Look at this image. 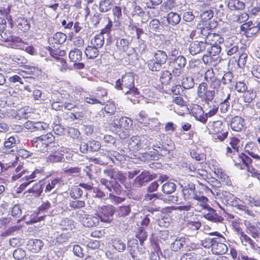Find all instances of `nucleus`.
Instances as JSON below:
<instances>
[{
  "label": "nucleus",
  "mask_w": 260,
  "mask_h": 260,
  "mask_svg": "<svg viewBox=\"0 0 260 260\" xmlns=\"http://www.w3.org/2000/svg\"><path fill=\"white\" fill-rule=\"evenodd\" d=\"M204 79L210 85V88H215L219 84L220 80L217 79L214 75V73L212 69L208 70L204 75Z\"/></svg>",
  "instance_id": "obj_19"
},
{
  "label": "nucleus",
  "mask_w": 260,
  "mask_h": 260,
  "mask_svg": "<svg viewBox=\"0 0 260 260\" xmlns=\"http://www.w3.org/2000/svg\"><path fill=\"white\" fill-rule=\"evenodd\" d=\"M249 18V15L246 13H241L235 16L234 20L239 23L245 22Z\"/></svg>",
  "instance_id": "obj_63"
},
{
  "label": "nucleus",
  "mask_w": 260,
  "mask_h": 260,
  "mask_svg": "<svg viewBox=\"0 0 260 260\" xmlns=\"http://www.w3.org/2000/svg\"><path fill=\"white\" fill-rule=\"evenodd\" d=\"M136 121L146 127H152V124L157 123V119L155 118H148L147 115L144 111H141L137 117Z\"/></svg>",
  "instance_id": "obj_15"
},
{
  "label": "nucleus",
  "mask_w": 260,
  "mask_h": 260,
  "mask_svg": "<svg viewBox=\"0 0 260 260\" xmlns=\"http://www.w3.org/2000/svg\"><path fill=\"white\" fill-rule=\"evenodd\" d=\"M241 141L238 138L235 137H229L228 139L229 144L227 145L225 154L233 159V156L238 154L240 148Z\"/></svg>",
  "instance_id": "obj_11"
},
{
  "label": "nucleus",
  "mask_w": 260,
  "mask_h": 260,
  "mask_svg": "<svg viewBox=\"0 0 260 260\" xmlns=\"http://www.w3.org/2000/svg\"><path fill=\"white\" fill-rule=\"evenodd\" d=\"M237 159L238 161H237L234 158L233 160L235 162V166L240 169H244V167H243V165L246 167L250 166V165L252 162L251 158L243 153H242L240 154H238Z\"/></svg>",
  "instance_id": "obj_16"
},
{
  "label": "nucleus",
  "mask_w": 260,
  "mask_h": 260,
  "mask_svg": "<svg viewBox=\"0 0 260 260\" xmlns=\"http://www.w3.org/2000/svg\"><path fill=\"white\" fill-rule=\"evenodd\" d=\"M43 191V188L41 182L36 183L31 188L28 190L29 193H32L35 197H39L40 196Z\"/></svg>",
  "instance_id": "obj_57"
},
{
  "label": "nucleus",
  "mask_w": 260,
  "mask_h": 260,
  "mask_svg": "<svg viewBox=\"0 0 260 260\" xmlns=\"http://www.w3.org/2000/svg\"><path fill=\"white\" fill-rule=\"evenodd\" d=\"M236 208L249 216L252 217H255L256 216L255 213L250 210L248 207L246 206L245 203L243 201H242V204L239 203Z\"/></svg>",
  "instance_id": "obj_44"
},
{
  "label": "nucleus",
  "mask_w": 260,
  "mask_h": 260,
  "mask_svg": "<svg viewBox=\"0 0 260 260\" xmlns=\"http://www.w3.org/2000/svg\"><path fill=\"white\" fill-rule=\"evenodd\" d=\"M192 115L197 120L205 123L207 120V115L204 113L202 108L200 106H197L196 108H194L192 111Z\"/></svg>",
  "instance_id": "obj_24"
},
{
  "label": "nucleus",
  "mask_w": 260,
  "mask_h": 260,
  "mask_svg": "<svg viewBox=\"0 0 260 260\" xmlns=\"http://www.w3.org/2000/svg\"><path fill=\"white\" fill-rule=\"evenodd\" d=\"M176 184L173 182H167L162 186V191L166 194H171L176 190Z\"/></svg>",
  "instance_id": "obj_43"
},
{
  "label": "nucleus",
  "mask_w": 260,
  "mask_h": 260,
  "mask_svg": "<svg viewBox=\"0 0 260 260\" xmlns=\"http://www.w3.org/2000/svg\"><path fill=\"white\" fill-rule=\"evenodd\" d=\"M203 215L206 219L214 222H222L223 220V218L218 215L215 210L209 206L205 209Z\"/></svg>",
  "instance_id": "obj_17"
},
{
  "label": "nucleus",
  "mask_w": 260,
  "mask_h": 260,
  "mask_svg": "<svg viewBox=\"0 0 260 260\" xmlns=\"http://www.w3.org/2000/svg\"><path fill=\"white\" fill-rule=\"evenodd\" d=\"M16 138L12 136L8 138L4 142V152H12L15 151L14 148L16 147Z\"/></svg>",
  "instance_id": "obj_29"
},
{
  "label": "nucleus",
  "mask_w": 260,
  "mask_h": 260,
  "mask_svg": "<svg viewBox=\"0 0 260 260\" xmlns=\"http://www.w3.org/2000/svg\"><path fill=\"white\" fill-rule=\"evenodd\" d=\"M112 244L114 248L119 252L123 251L126 248V245L120 239H115L113 240Z\"/></svg>",
  "instance_id": "obj_56"
},
{
  "label": "nucleus",
  "mask_w": 260,
  "mask_h": 260,
  "mask_svg": "<svg viewBox=\"0 0 260 260\" xmlns=\"http://www.w3.org/2000/svg\"><path fill=\"white\" fill-rule=\"evenodd\" d=\"M172 79V74L168 71L166 70L162 72L160 77V81L162 84H169Z\"/></svg>",
  "instance_id": "obj_54"
},
{
  "label": "nucleus",
  "mask_w": 260,
  "mask_h": 260,
  "mask_svg": "<svg viewBox=\"0 0 260 260\" xmlns=\"http://www.w3.org/2000/svg\"><path fill=\"white\" fill-rule=\"evenodd\" d=\"M256 97V93L251 90H246L244 92L243 98L245 103H251Z\"/></svg>",
  "instance_id": "obj_50"
},
{
  "label": "nucleus",
  "mask_w": 260,
  "mask_h": 260,
  "mask_svg": "<svg viewBox=\"0 0 260 260\" xmlns=\"http://www.w3.org/2000/svg\"><path fill=\"white\" fill-rule=\"evenodd\" d=\"M186 243L184 237H177L175 241L171 244V249L175 252L183 250Z\"/></svg>",
  "instance_id": "obj_27"
},
{
  "label": "nucleus",
  "mask_w": 260,
  "mask_h": 260,
  "mask_svg": "<svg viewBox=\"0 0 260 260\" xmlns=\"http://www.w3.org/2000/svg\"><path fill=\"white\" fill-rule=\"evenodd\" d=\"M193 28V25L186 22H182L178 26L177 31L180 36H187L189 34V39L193 40L194 39H197V36L200 35V31Z\"/></svg>",
  "instance_id": "obj_8"
},
{
  "label": "nucleus",
  "mask_w": 260,
  "mask_h": 260,
  "mask_svg": "<svg viewBox=\"0 0 260 260\" xmlns=\"http://www.w3.org/2000/svg\"><path fill=\"white\" fill-rule=\"evenodd\" d=\"M167 20L171 26H175L181 21V16L177 13L171 12L167 15Z\"/></svg>",
  "instance_id": "obj_35"
},
{
  "label": "nucleus",
  "mask_w": 260,
  "mask_h": 260,
  "mask_svg": "<svg viewBox=\"0 0 260 260\" xmlns=\"http://www.w3.org/2000/svg\"><path fill=\"white\" fill-rule=\"evenodd\" d=\"M137 238L139 239L140 244L143 245V243L147 238V233L142 227H140L137 234Z\"/></svg>",
  "instance_id": "obj_62"
},
{
  "label": "nucleus",
  "mask_w": 260,
  "mask_h": 260,
  "mask_svg": "<svg viewBox=\"0 0 260 260\" xmlns=\"http://www.w3.org/2000/svg\"><path fill=\"white\" fill-rule=\"evenodd\" d=\"M17 26L19 30L24 32L29 30L30 28V21L24 17H19L17 19Z\"/></svg>",
  "instance_id": "obj_34"
},
{
  "label": "nucleus",
  "mask_w": 260,
  "mask_h": 260,
  "mask_svg": "<svg viewBox=\"0 0 260 260\" xmlns=\"http://www.w3.org/2000/svg\"><path fill=\"white\" fill-rule=\"evenodd\" d=\"M85 54L88 58H95L98 57L99 54V49L91 45H88L85 48Z\"/></svg>",
  "instance_id": "obj_39"
},
{
  "label": "nucleus",
  "mask_w": 260,
  "mask_h": 260,
  "mask_svg": "<svg viewBox=\"0 0 260 260\" xmlns=\"http://www.w3.org/2000/svg\"><path fill=\"white\" fill-rule=\"evenodd\" d=\"M163 64L158 62L154 59H152L149 61L148 63V67L150 70L153 72H157L160 71L162 68Z\"/></svg>",
  "instance_id": "obj_52"
},
{
  "label": "nucleus",
  "mask_w": 260,
  "mask_h": 260,
  "mask_svg": "<svg viewBox=\"0 0 260 260\" xmlns=\"http://www.w3.org/2000/svg\"><path fill=\"white\" fill-rule=\"evenodd\" d=\"M144 13V12L143 9L138 6L135 2H133L132 4V10L131 11L132 16H142Z\"/></svg>",
  "instance_id": "obj_55"
},
{
  "label": "nucleus",
  "mask_w": 260,
  "mask_h": 260,
  "mask_svg": "<svg viewBox=\"0 0 260 260\" xmlns=\"http://www.w3.org/2000/svg\"><path fill=\"white\" fill-rule=\"evenodd\" d=\"M83 191L78 186H74L70 191V194L71 198L77 199L82 196Z\"/></svg>",
  "instance_id": "obj_59"
},
{
  "label": "nucleus",
  "mask_w": 260,
  "mask_h": 260,
  "mask_svg": "<svg viewBox=\"0 0 260 260\" xmlns=\"http://www.w3.org/2000/svg\"><path fill=\"white\" fill-rule=\"evenodd\" d=\"M209 134L212 135L214 142H222L228 135V132L224 129V125L220 120L213 121L209 124Z\"/></svg>",
  "instance_id": "obj_2"
},
{
  "label": "nucleus",
  "mask_w": 260,
  "mask_h": 260,
  "mask_svg": "<svg viewBox=\"0 0 260 260\" xmlns=\"http://www.w3.org/2000/svg\"><path fill=\"white\" fill-rule=\"evenodd\" d=\"M66 40L67 36L66 34L61 32H56L52 38L53 43L57 44H62L65 42Z\"/></svg>",
  "instance_id": "obj_48"
},
{
  "label": "nucleus",
  "mask_w": 260,
  "mask_h": 260,
  "mask_svg": "<svg viewBox=\"0 0 260 260\" xmlns=\"http://www.w3.org/2000/svg\"><path fill=\"white\" fill-rule=\"evenodd\" d=\"M130 42L128 40L124 38L116 39V46L120 52H126L129 48Z\"/></svg>",
  "instance_id": "obj_36"
},
{
  "label": "nucleus",
  "mask_w": 260,
  "mask_h": 260,
  "mask_svg": "<svg viewBox=\"0 0 260 260\" xmlns=\"http://www.w3.org/2000/svg\"><path fill=\"white\" fill-rule=\"evenodd\" d=\"M210 235H216L217 237L214 238V243L212 248L213 254L219 255L225 253L228 251V247L224 243L225 241V238L219 235V233L214 232L210 233Z\"/></svg>",
  "instance_id": "obj_7"
},
{
  "label": "nucleus",
  "mask_w": 260,
  "mask_h": 260,
  "mask_svg": "<svg viewBox=\"0 0 260 260\" xmlns=\"http://www.w3.org/2000/svg\"><path fill=\"white\" fill-rule=\"evenodd\" d=\"M63 155L58 151L50 154L47 158V161L51 163L60 162L62 160Z\"/></svg>",
  "instance_id": "obj_47"
},
{
  "label": "nucleus",
  "mask_w": 260,
  "mask_h": 260,
  "mask_svg": "<svg viewBox=\"0 0 260 260\" xmlns=\"http://www.w3.org/2000/svg\"><path fill=\"white\" fill-rule=\"evenodd\" d=\"M239 236L243 245L246 246L249 245L251 248H255V243L254 241L243 231H240L239 232Z\"/></svg>",
  "instance_id": "obj_28"
},
{
  "label": "nucleus",
  "mask_w": 260,
  "mask_h": 260,
  "mask_svg": "<svg viewBox=\"0 0 260 260\" xmlns=\"http://www.w3.org/2000/svg\"><path fill=\"white\" fill-rule=\"evenodd\" d=\"M60 228L62 230H72L75 228L74 221L68 218L63 219L60 223Z\"/></svg>",
  "instance_id": "obj_42"
},
{
  "label": "nucleus",
  "mask_w": 260,
  "mask_h": 260,
  "mask_svg": "<svg viewBox=\"0 0 260 260\" xmlns=\"http://www.w3.org/2000/svg\"><path fill=\"white\" fill-rule=\"evenodd\" d=\"M100 184L105 186V188L107 189L109 193L114 192L115 188L113 186V183L105 178H101L100 180Z\"/></svg>",
  "instance_id": "obj_58"
},
{
  "label": "nucleus",
  "mask_w": 260,
  "mask_h": 260,
  "mask_svg": "<svg viewBox=\"0 0 260 260\" xmlns=\"http://www.w3.org/2000/svg\"><path fill=\"white\" fill-rule=\"evenodd\" d=\"M226 197L228 198V204L231 205L233 207H236V206H237L239 203L242 204V200L234 197L233 194L231 193H228L226 195Z\"/></svg>",
  "instance_id": "obj_60"
},
{
  "label": "nucleus",
  "mask_w": 260,
  "mask_h": 260,
  "mask_svg": "<svg viewBox=\"0 0 260 260\" xmlns=\"http://www.w3.org/2000/svg\"><path fill=\"white\" fill-rule=\"evenodd\" d=\"M43 245V242L40 239H30L27 244L28 250L34 253L39 252Z\"/></svg>",
  "instance_id": "obj_22"
},
{
  "label": "nucleus",
  "mask_w": 260,
  "mask_h": 260,
  "mask_svg": "<svg viewBox=\"0 0 260 260\" xmlns=\"http://www.w3.org/2000/svg\"><path fill=\"white\" fill-rule=\"evenodd\" d=\"M208 199L206 197L198 194L195 196V198L192 200L191 205L196 207V210L200 211L201 210L208 208L209 205L208 204Z\"/></svg>",
  "instance_id": "obj_14"
},
{
  "label": "nucleus",
  "mask_w": 260,
  "mask_h": 260,
  "mask_svg": "<svg viewBox=\"0 0 260 260\" xmlns=\"http://www.w3.org/2000/svg\"><path fill=\"white\" fill-rule=\"evenodd\" d=\"M153 59L164 64L168 59V55L165 51L162 50H157L154 53Z\"/></svg>",
  "instance_id": "obj_40"
},
{
  "label": "nucleus",
  "mask_w": 260,
  "mask_h": 260,
  "mask_svg": "<svg viewBox=\"0 0 260 260\" xmlns=\"http://www.w3.org/2000/svg\"><path fill=\"white\" fill-rule=\"evenodd\" d=\"M112 6L111 1L101 0L99 3V10L101 12H107L111 9Z\"/></svg>",
  "instance_id": "obj_46"
},
{
  "label": "nucleus",
  "mask_w": 260,
  "mask_h": 260,
  "mask_svg": "<svg viewBox=\"0 0 260 260\" xmlns=\"http://www.w3.org/2000/svg\"><path fill=\"white\" fill-rule=\"evenodd\" d=\"M113 123L115 126L119 127L118 135L121 139H126L129 136V131L133 125V121L131 118L122 117L119 119H114Z\"/></svg>",
  "instance_id": "obj_4"
},
{
  "label": "nucleus",
  "mask_w": 260,
  "mask_h": 260,
  "mask_svg": "<svg viewBox=\"0 0 260 260\" xmlns=\"http://www.w3.org/2000/svg\"><path fill=\"white\" fill-rule=\"evenodd\" d=\"M60 181V180L59 178H55L49 181L46 185L44 190L45 192L47 193L53 191V189L55 188L56 186L59 184Z\"/></svg>",
  "instance_id": "obj_49"
},
{
  "label": "nucleus",
  "mask_w": 260,
  "mask_h": 260,
  "mask_svg": "<svg viewBox=\"0 0 260 260\" xmlns=\"http://www.w3.org/2000/svg\"><path fill=\"white\" fill-rule=\"evenodd\" d=\"M60 93L58 92H54L51 95V99L53 101L51 104V107L52 109H54L56 111H59L62 110L63 106L61 104L59 101H55V97L58 95H59Z\"/></svg>",
  "instance_id": "obj_53"
},
{
  "label": "nucleus",
  "mask_w": 260,
  "mask_h": 260,
  "mask_svg": "<svg viewBox=\"0 0 260 260\" xmlns=\"http://www.w3.org/2000/svg\"><path fill=\"white\" fill-rule=\"evenodd\" d=\"M244 224L246 226L247 233L254 238H258L260 237V228L253 224L250 221L245 220Z\"/></svg>",
  "instance_id": "obj_20"
},
{
  "label": "nucleus",
  "mask_w": 260,
  "mask_h": 260,
  "mask_svg": "<svg viewBox=\"0 0 260 260\" xmlns=\"http://www.w3.org/2000/svg\"><path fill=\"white\" fill-rule=\"evenodd\" d=\"M195 190V186L193 184L189 185L188 187H185L183 190L184 198L185 200L192 199L193 200L195 196L198 195Z\"/></svg>",
  "instance_id": "obj_32"
},
{
  "label": "nucleus",
  "mask_w": 260,
  "mask_h": 260,
  "mask_svg": "<svg viewBox=\"0 0 260 260\" xmlns=\"http://www.w3.org/2000/svg\"><path fill=\"white\" fill-rule=\"evenodd\" d=\"M115 209L112 205L103 206L99 208L98 216L101 221L110 223L113 219Z\"/></svg>",
  "instance_id": "obj_9"
},
{
  "label": "nucleus",
  "mask_w": 260,
  "mask_h": 260,
  "mask_svg": "<svg viewBox=\"0 0 260 260\" xmlns=\"http://www.w3.org/2000/svg\"><path fill=\"white\" fill-rule=\"evenodd\" d=\"M194 85V79L190 76L183 77L182 79V86L184 89L192 88Z\"/></svg>",
  "instance_id": "obj_45"
},
{
  "label": "nucleus",
  "mask_w": 260,
  "mask_h": 260,
  "mask_svg": "<svg viewBox=\"0 0 260 260\" xmlns=\"http://www.w3.org/2000/svg\"><path fill=\"white\" fill-rule=\"evenodd\" d=\"M211 89H214L215 95H216L217 98L220 100V102L229 101L230 99V93L228 89L221 86V82L215 88H211Z\"/></svg>",
  "instance_id": "obj_13"
},
{
  "label": "nucleus",
  "mask_w": 260,
  "mask_h": 260,
  "mask_svg": "<svg viewBox=\"0 0 260 260\" xmlns=\"http://www.w3.org/2000/svg\"><path fill=\"white\" fill-rule=\"evenodd\" d=\"M245 4L240 0H229L228 7L231 10H243L245 8Z\"/></svg>",
  "instance_id": "obj_41"
},
{
  "label": "nucleus",
  "mask_w": 260,
  "mask_h": 260,
  "mask_svg": "<svg viewBox=\"0 0 260 260\" xmlns=\"http://www.w3.org/2000/svg\"><path fill=\"white\" fill-rule=\"evenodd\" d=\"M245 152L253 158L260 161V156L257 153L259 150L256 144L252 142L248 143L245 147Z\"/></svg>",
  "instance_id": "obj_21"
},
{
  "label": "nucleus",
  "mask_w": 260,
  "mask_h": 260,
  "mask_svg": "<svg viewBox=\"0 0 260 260\" xmlns=\"http://www.w3.org/2000/svg\"><path fill=\"white\" fill-rule=\"evenodd\" d=\"M43 172V170L36 169L31 173H30L26 170H23L18 174H15L13 175L12 177V180L15 181L19 178H21V180L22 181H26L27 182H29V183H31L33 181H35L36 179H39Z\"/></svg>",
  "instance_id": "obj_6"
},
{
  "label": "nucleus",
  "mask_w": 260,
  "mask_h": 260,
  "mask_svg": "<svg viewBox=\"0 0 260 260\" xmlns=\"http://www.w3.org/2000/svg\"><path fill=\"white\" fill-rule=\"evenodd\" d=\"M208 84L207 83L202 82L198 87V96L204 102L214 99L215 97L214 89L208 87Z\"/></svg>",
  "instance_id": "obj_10"
},
{
  "label": "nucleus",
  "mask_w": 260,
  "mask_h": 260,
  "mask_svg": "<svg viewBox=\"0 0 260 260\" xmlns=\"http://www.w3.org/2000/svg\"><path fill=\"white\" fill-rule=\"evenodd\" d=\"M54 140V137L51 133H48L46 135L34 138L31 140V144L37 150L44 152L47 151L49 144Z\"/></svg>",
  "instance_id": "obj_3"
},
{
  "label": "nucleus",
  "mask_w": 260,
  "mask_h": 260,
  "mask_svg": "<svg viewBox=\"0 0 260 260\" xmlns=\"http://www.w3.org/2000/svg\"><path fill=\"white\" fill-rule=\"evenodd\" d=\"M129 149L133 151L138 150L142 147V139L139 136H133L129 141Z\"/></svg>",
  "instance_id": "obj_31"
},
{
  "label": "nucleus",
  "mask_w": 260,
  "mask_h": 260,
  "mask_svg": "<svg viewBox=\"0 0 260 260\" xmlns=\"http://www.w3.org/2000/svg\"><path fill=\"white\" fill-rule=\"evenodd\" d=\"M204 105L205 111L208 117H212L215 115L218 110V105L214 99L209 101H205Z\"/></svg>",
  "instance_id": "obj_18"
},
{
  "label": "nucleus",
  "mask_w": 260,
  "mask_h": 260,
  "mask_svg": "<svg viewBox=\"0 0 260 260\" xmlns=\"http://www.w3.org/2000/svg\"><path fill=\"white\" fill-rule=\"evenodd\" d=\"M99 222V217L91 215H85L82 219V223L84 226L88 228L93 227L98 224Z\"/></svg>",
  "instance_id": "obj_23"
},
{
  "label": "nucleus",
  "mask_w": 260,
  "mask_h": 260,
  "mask_svg": "<svg viewBox=\"0 0 260 260\" xmlns=\"http://www.w3.org/2000/svg\"><path fill=\"white\" fill-rule=\"evenodd\" d=\"M85 202L81 200H74L71 201L69 203L70 207L74 209L83 208L85 206Z\"/></svg>",
  "instance_id": "obj_64"
},
{
  "label": "nucleus",
  "mask_w": 260,
  "mask_h": 260,
  "mask_svg": "<svg viewBox=\"0 0 260 260\" xmlns=\"http://www.w3.org/2000/svg\"><path fill=\"white\" fill-rule=\"evenodd\" d=\"M186 62V58L182 55H178L174 58H170V66L171 67L183 69Z\"/></svg>",
  "instance_id": "obj_25"
},
{
  "label": "nucleus",
  "mask_w": 260,
  "mask_h": 260,
  "mask_svg": "<svg viewBox=\"0 0 260 260\" xmlns=\"http://www.w3.org/2000/svg\"><path fill=\"white\" fill-rule=\"evenodd\" d=\"M102 94H100L99 93H96L95 95H89L88 96L85 98L84 101L85 102L90 104H102V102L101 101L102 97L106 95L107 92L105 90H103Z\"/></svg>",
  "instance_id": "obj_33"
},
{
  "label": "nucleus",
  "mask_w": 260,
  "mask_h": 260,
  "mask_svg": "<svg viewBox=\"0 0 260 260\" xmlns=\"http://www.w3.org/2000/svg\"><path fill=\"white\" fill-rule=\"evenodd\" d=\"M248 60V55L242 50H241L240 53L239 54L238 64L240 68H243L245 66Z\"/></svg>",
  "instance_id": "obj_51"
},
{
  "label": "nucleus",
  "mask_w": 260,
  "mask_h": 260,
  "mask_svg": "<svg viewBox=\"0 0 260 260\" xmlns=\"http://www.w3.org/2000/svg\"><path fill=\"white\" fill-rule=\"evenodd\" d=\"M192 41L189 45V51L191 54L194 55L202 52L206 48V42L201 35L197 36V39Z\"/></svg>",
  "instance_id": "obj_12"
},
{
  "label": "nucleus",
  "mask_w": 260,
  "mask_h": 260,
  "mask_svg": "<svg viewBox=\"0 0 260 260\" xmlns=\"http://www.w3.org/2000/svg\"><path fill=\"white\" fill-rule=\"evenodd\" d=\"M135 77L133 73H129L123 75L121 79L116 81L115 87L121 89L125 94L136 95L139 94L138 90L135 87Z\"/></svg>",
  "instance_id": "obj_1"
},
{
  "label": "nucleus",
  "mask_w": 260,
  "mask_h": 260,
  "mask_svg": "<svg viewBox=\"0 0 260 260\" xmlns=\"http://www.w3.org/2000/svg\"><path fill=\"white\" fill-rule=\"evenodd\" d=\"M200 258V255L196 252H189L183 254L180 260H198Z\"/></svg>",
  "instance_id": "obj_61"
},
{
  "label": "nucleus",
  "mask_w": 260,
  "mask_h": 260,
  "mask_svg": "<svg viewBox=\"0 0 260 260\" xmlns=\"http://www.w3.org/2000/svg\"><path fill=\"white\" fill-rule=\"evenodd\" d=\"M152 179V176L148 172L144 171L136 178L135 183L138 186H141L144 183L150 181Z\"/></svg>",
  "instance_id": "obj_30"
},
{
  "label": "nucleus",
  "mask_w": 260,
  "mask_h": 260,
  "mask_svg": "<svg viewBox=\"0 0 260 260\" xmlns=\"http://www.w3.org/2000/svg\"><path fill=\"white\" fill-rule=\"evenodd\" d=\"M105 42V38L102 33L96 35L91 40L90 45L99 49L103 47Z\"/></svg>",
  "instance_id": "obj_37"
},
{
  "label": "nucleus",
  "mask_w": 260,
  "mask_h": 260,
  "mask_svg": "<svg viewBox=\"0 0 260 260\" xmlns=\"http://www.w3.org/2000/svg\"><path fill=\"white\" fill-rule=\"evenodd\" d=\"M244 120L239 116L233 117L231 122V128L236 132H240L244 127Z\"/></svg>",
  "instance_id": "obj_26"
},
{
  "label": "nucleus",
  "mask_w": 260,
  "mask_h": 260,
  "mask_svg": "<svg viewBox=\"0 0 260 260\" xmlns=\"http://www.w3.org/2000/svg\"><path fill=\"white\" fill-rule=\"evenodd\" d=\"M200 35L206 42V45L219 44L223 42V38L218 34L212 33L208 27H202L200 31Z\"/></svg>",
  "instance_id": "obj_5"
},
{
  "label": "nucleus",
  "mask_w": 260,
  "mask_h": 260,
  "mask_svg": "<svg viewBox=\"0 0 260 260\" xmlns=\"http://www.w3.org/2000/svg\"><path fill=\"white\" fill-rule=\"evenodd\" d=\"M69 57L71 61L78 62L82 59V52L79 49L74 48L70 51Z\"/></svg>",
  "instance_id": "obj_38"
}]
</instances>
